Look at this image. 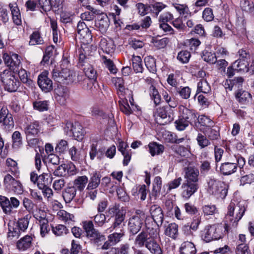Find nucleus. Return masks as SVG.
Wrapping results in <instances>:
<instances>
[{
	"label": "nucleus",
	"instance_id": "33",
	"mask_svg": "<svg viewBox=\"0 0 254 254\" xmlns=\"http://www.w3.org/2000/svg\"><path fill=\"white\" fill-rule=\"evenodd\" d=\"M235 97L237 101L242 104H247L251 99L252 96L248 92L244 90H239L236 93Z\"/></svg>",
	"mask_w": 254,
	"mask_h": 254
},
{
	"label": "nucleus",
	"instance_id": "31",
	"mask_svg": "<svg viewBox=\"0 0 254 254\" xmlns=\"http://www.w3.org/2000/svg\"><path fill=\"white\" fill-rule=\"evenodd\" d=\"M181 118L185 120L190 124L195 122L196 120V115L193 110H190L187 108H184L183 110V114Z\"/></svg>",
	"mask_w": 254,
	"mask_h": 254
},
{
	"label": "nucleus",
	"instance_id": "24",
	"mask_svg": "<svg viewBox=\"0 0 254 254\" xmlns=\"http://www.w3.org/2000/svg\"><path fill=\"white\" fill-rule=\"evenodd\" d=\"M180 252V254H195L196 249L193 243L186 241L181 244Z\"/></svg>",
	"mask_w": 254,
	"mask_h": 254
},
{
	"label": "nucleus",
	"instance_id": "48",
	"mask_svg": "<svg viewBox=\"0 0 254 254\" xmlns=\"http://www.w3.org/2000/svg\"><path fill=\"white\" fill-rule=\"evenodd\" d=\"M131 60L132 66L134 71L136 73L142 72L143 68L140 57L133 56Z\"/></svg>",
	"mask_w": 254,
	"mask_h": 254
},
{
	"label": "nucleus",
	"instance_id": "63",
	"mask_svg": "<svg viewBox=\"0 0 254 254\" xmlns=\"http://www.w3.org/2000/svg\"><path fill=\"white\" fill-rule=\"evenodd\" d=\"M190 56L191 55L189 52L182 51L178 53L177 58L182 63L186 64L189 62Z\"/></svg>",
	"mask_w": 254,
	"mask_h": 254
},
{
	"label": "nucleus",
	"instance_id": "6",
	"mask_svg": "<svg viewBox=\"0 0 254 254\" xmlns=\"http://www.w3.org/2000/svg\"><path fill=\"white\" fill-rule=\"evenodd\" d=\"M52 179L51 174L50 173H43L39 176L34 172H32L30 174L31 181L34 184H36L39 189L47 186L49 183L52 182Z\"/></svg>",
	"mask_w": 254,
	"mask_h": 254
},
{
	"label": "nucleus",
	"instance_id": "60",
	"mask_svg": "<svg viewBox=\"0 0 254 254\" xmlns=\"http://www.w3.org/2000/svg\"><path fill=\"white\" fill-rule=\"evenodd\" d=\"M144 62L146 67L148 70L154 72L156 70V62L155 60L152 57H147L144 59Z\"/></svg>",
	"mask_w": 254,
	"mask_h": 254
},
{
	"label": "nucleus",
	"instance_id": "25",
	"mask_svg": "<svg viewBox=\"0 0 254 254\" xmlns=\"http://www.w3.org/2000/svg\"><path fill=\"white\" fill-rule=\"evenodd\" d=\"M145 247L152 254H162V250L155 240L150 239L145 244Z\"/></svg>",
	"mask_w": 254,
	"mask_h": 254
},
{
	"label": "nucleus",
	"instance_id": "46",
	"mask_svg": "<svg viewBox=\"0 0 254 254\" xmlns=\"http://www.w3.org/2000/svg\"><path fill=\"white\" fill-rule=\"evenodd\" d=\"M175 9L179 12L180 14L185 18L189 17L191 15L189 7L186 5L180 4H173Z\"/></svg>",
	"mask_w": 254,
	"mask_h": 254
},
{
	"label": "nucleus",
	"instance_id": "53",
	"mask_svg": "<svg viewBox=\"0 0 254 254\" xmlns=\"http://www.w3.org/2000/svg\"><path fill=\"white\" fill-rule=\"evenodd\" d=\"M196 140L198 145L201 147V148L207 147L211 144L210 140L208 138L207 136L206 135H204L201 133L198 134L196 137Z\"/></svg>",
	"mask_w": 254,
	"mask_h": 254
},
{
	"label": "nucleus",
	"instance_id": "3",
	"mask_svg": "<svg viewBox=\"0 0 254 254\" xmlns=\"http://www.w3.org/2000/svg\"><path fill=\"white\" fill-rule=\"evenodd\" d=\"M0 78L5 85V88L9 92H15L19 86V82L13 73L8 70H4L0 74Z\"/></svg>",
	"mask_w": 254,
	"mask_h": 254
},
{
	"label": "nucleus",
	"instance_id": "61",
	"mask_svg": "<svg viewBox=\"0 0 254 254\" xmlns=\"http://www.w3.org/2000/svg\"><path fill=\"white\" fill-rule=\"evenodd\" d=\"M202 59L204 61L212 64L216 62V56L215 54L208 51H204L203 53Z\"/></svg>",
	"mask_w": 254,
	"mask_h": 254
},
{
	"label": "nucleus",
	"instance_id": "37",
	"mask_svg": "<svg viewBox=\"0 0 254 254\" xmlns=\"http://www.w3.org/2000/svg\"><path fill=\"white\" fill-rule=\"evenodd\" d=\"M211 91V88L207 80L202 78L199 80L197 85V94L202 92L207 94Z\"/></svg>",
	"mask_w": 254,
	"mask_h": 254
},
{
	"label": "nucleus",
	"instance_id": "58",
	"mask_svg": "<svg viewBox=\"0 0 254 254\" xmlns=\"http://www.w3.org/2000/svg\"><path fill=\"white\" fill-rule=\"evenodd\" d=\"M177 93L180 95V96L184 99H188L190 98L191 89L188 86L186 87H180L177 89Z\"/></svg>",
	"mask_w": 254,
	"mask_h": 254
},
{
	"label": "nucleus",
	"instance_id": "26",
	"mask_svg": "<svg viewBox=\"0 0 254 254\" xmlns=\"http://www.w3.org/2000/svg\"><path fill=\"white\" fill-rule=\"evenodd\" d=\"M100 46L104 52L108 54L114 53L115 50V46L112 40L102 39Z\"/></svg>",
	"mask_w": 254,
	"mask_h": 254
},
{
	"label": "nucleus",
	"instance_id": "10",
	"mask_svg": "<svg viewBox=\"0 0 254 254\" xmlns=\"http://www.w3.org/2000/svg\"><path fill=\"white\" fill-rule=\"evenodd\" d=\"M76 170L75 165L72 163L69 164H62L54 171V176L57 177H66L73 175L76 173Z\"/></svg>",
	"mask_w": 254,
	"mask_h": 254
},
{
	"label": "nucleus",
	"instance_id": "13",
	"mask_svg": "<svg viewBox=\"0 0 254 254\" xmlns=\"http://www.w3.org/2000/svg\"><path fill=\"white\" fill-rule=\"evenodd\" d=\"M48 71H44L38 78V84L39 87L45 92H48L53 89V82L48 76Z\"/></svg>",
	"mask_w": 254,
	"mask_h": 254
},
{
	"label": "nucleus",
	"instance_id": "30",
	"mask_svg": "<svg viewBox=\"0 0 254 254\" xmlns=\"http://www.w3.org/2000/svg\"><path fill=\"white\" fill-rule=\"evenodd\" d=\"M167 7V5L162 2H155L149 5V9L152 15L157 17L159 13Z\"/></svg>",
	"mask_w": 254,
	"mask_h": 254
},
{
	"label": "nucleus",
	"instance_id": "23",
	"mask_svg": "<svg viewBox=\"0 0 254 254\" xmlns=\"http://www.w3.org/2000/svg\"><path fill=\"white\" fill-rule=\"evenodd\" d=\"M110 25V20L107 15H102L101 18L95 22L96 27L102 33L107 30Z\"/></svg>",
	"mask_w": 254,
	"mask_h": 254
},
{
	"label": "nucleus",
	"instance_id": "4",
	"mask_svg": "<svg viewBox=\"0 0 254 254\" xmlns=\"http://www.w3.org/2000/svg\"><path fill=\"white\" fill-rule=\"evenodd\" d=\"M208 191L217 197L224 198L227 194V190L223 187L222 182L214 179H210L208 183Z\"/></svg>",
	"mask_w": 254,
	"mask_h": 254
},
{
	"label": "nucleus",
	"instance_id": "21",
	"mask_svg": "<svg viewBox=\"0 0 254 254\" xmlns=\"http://www.w3.org/2000/svg\"><path fill=\"white\" fill-rule=\"evenodd\" d=\"M237 164L235 162H225L222 163L220 171L224 175H230L237 171Z\"/></svg>",
	"mask_w": 254,
	"mask_h": 254
},
{
	"label": "nucleus",
	"instance_id": "19",
	"mask_svg": "<svg viewBox=\"0 0 254 254\" xmlns=\"http://www.w3.org/2000/svg\"><path fill=\"white\" fill-rule=\"evenodd\" d=\"M199 171L197 168L189 167L186 168V182L198 184Z\"/></svg>",
	"mask_w": 254,
	"mask_h": 254
},
{
	"label": "nucleus",
	"instance_id": "32",
	"mask_svg": "<svg viewBox=\"0 0 254 254\" xmlns=\"http://www.w3.org/2000/svg\"><path fill=\"white\" fill-rule=\"evenodd\" d=\"M30 41L29 44L31 46L37 45H43L44 44L43 38L39 31H33L30 36Z\"/></svg>",
	"mask_w": 254,
	"mask_h": 254
},
{
	"label": "nucleus",
	"instance_id": "15",
	"mask_svg": "<svg viewBox=\"0 0 254 254\" xmlns=\"http://www.w3.org/2000/svg\"><path fill=\"white\" fill-rule=\"evenodd\" d=\"M144 219H142L141 216H132L128 222V230L133 235L137 234L142 226Z\"/></svg>",
	"mask_w": 254,
	"mask_h": 254
},
{
	"label": "nucleus",
	"instance_id": "56",
	"mask_svg": "<svg viewBox=\"0 0 254 254\" xmlns=\"http://www.w3.org/2000/svg\"><path fill=\"white\" fill-rule=\"evenodd\" d=\"M200 222L201 218L200 217H193L190 225H189V224H188L187 225H184L183 227V230L184 231H185L186 229H188V227H189V230L196 231L198 229V226L200 224Z\"/></svg>",
	"mask_w": 254,
	"mask_h": 254
},
{
	"label": "nucleus",
	"instance_id": "40",
	"mask_svg": "<svg viewBox=\"0 0 254 254\" xmlns=\"http://www.w3.org/2000/svg\"><path fill=\"white\" fill-rule=\"evenodd\" d=\"M166 235L175 239L178 234V226L175 223H171L168 225L165 230Z\"/></svg>",
	"mask_w": 254,
	"mask_h": 254
},
{
	"label": "nucleus",
	"instance_id": "11",
	"mask_svg": "<svg viewBox=\"0 0 254 254\" xmlns=\"http://www.w3.org/2000/svg\"><path fill=\"white\" fill-rule=\"evenodd\" d=\"M125 214H124L120 211L117 212L114 217L113 223L111 227L109 228L110 232L113 231L124 232V229L125 226Z\"/></svg>",
	"mask_w": 254,
	"mask_h": 254
},
{
	"label": "nucleus",
	"instance_id": "29",
	"mask_svg": "<svg viewBox=\"0 0 254 254\" xmlns=\"http://www.w3.org/2000/svg\"><path fill=\"white\" fill-rule=\"evenodd\" d=\"M76 189L73 186L66 187L63 192V198L66 203H70L75 197Z\"/></svg>",
	"mask_w": 254,
	"mask_h": 254
},
{
	"label": "nucleus",
	"instance_id": "20",
	"mask_svg": "<svg viewBox=\"0 0 254 254\" xmlns=\"http://www.w3.org/2000/svg\"><path fill=\"white\" fill-rule=\"evenodd\" d=\"M33 238L31 236L26 235L19 239L16 243V248L19 251H24L32 246Z\"/></svg>",
	"mask_w": 254,
	"mask_h": 254
},
{
	"label": "nucleus",
	"instance_id": "17",
	"mask_svg": "<svg viewBox=\"0 0 254 254\" xmlns=\"http://www.w3.org/2000/svg\"><path fill=\"white\" fill-rule=\"evenodd\" d=\"M150 212L152 218L157 226H161L164 219V214L161 208L157 205H153L150 207Z\"/></svg>",
	"mask_w": 254,
	"mask_h": 254
},
{
	"label": "nucleus",
	"instance_id": "50",
	"mask_svg": "<svg viewBox=\"0 0 254 254\" xmlns=\"http://www.w3.org/2000/svg\"><path fill=\"white\" fill-rule=\"evenodd\" d=\"M124 232L116 231L115 232L110 234L108 236V239L111 242L112 245H115L119 243L121 238L124 236Z\"/></svg>",
	"mask_w": 254,
	"mask_h": 254
},
{
	"label": "nucleus",
	"instance_id": "1",
	"mask_svg": "<svg viewBox=\"0 0 254 254\" xmlns=\"http://www.w3.org/2000/svg\"><path fill=\"white\" fill-rule=\"evenodd\" d=\"M246 202L232 200L228 207L227 216L230 217L233 227H236L238 222L242 219L246 210Z\"/></svg>",
	"mask_w": 254,
	"mask_h": 254
},
{
	"label": "nucleus",
	"instance_id": "54",
	"mask_svg": "<svg viewBox=\"0 0 254 254\" xmlns=\"http://www.w3.org/2000/svg\"><path fill=\"white\" fill-rule=\"evenodd\" d=\"M33 105L34 109L43 112L48 110L49 104L47 101L38 100L34 102Z\"/></svg>",
	"mask_w": 254,
	"mask_h": 254
},
{
	"label": "nucleus",
	"instance_id": "47",
	"mask_svg": "<svg viewBox=\"0 0 254 254\" xmlns=\"http://www.w3.org/2000/svg\"><path fill=\"white\" fill-rule=\"evenodd\" d=\"M52 232L57 236H63L69 232L68 229L64 225L59 224L52 227Z\"/></svg>",
	"mask_w": 254,
	"mask_h": 254
},
{
	"label": "nucleus",
	"instance_id": "55",
	"mask_svg": "<svg viewBox=\"0 0 254 254\" xmlns=\"http://www.w3.org/2000/svg\"><path fill=\"white\" fill-rule=\"evenodd\" d=\"M6 163L8 168V171L11 172V173L15 176L16 174L19 173L16 162L11 158H7L6 161Z\"/></svg>",
	"mask_w": 254,
	"mask_h": 254
},
{
	"label": "nucleus",
	"instance_id": "7",
	"mask_svg": "<svg viewBox=\"0 0 254 254\" xmlns=\"http://www.w3.org/2000/svg\"><path fill=\"white\" fill-rule=\"evenodd\" d=\"M5 187L14 193L20 194L23 192V186L21 183L15 180L11 175H6L4 178Z\"/></svg>",
	"mask_w": 254,
	"mask_h": 254
},
{
	"label": "nucleus",
	"instance_id": "12",
	"mask_svg": "<svg viewBox=\"0 0 254 254\" xmlns=\"http://www.w3.org/2000/svg\"><path fill=\"white\" fill-rule=\"evenodd\" d=\"M173 114L171 109L166 108H160L157 110V122L160 125H165L173 120Z\"/></svg>",
	"mask_w": 254,
	"mask_h": 254
},
{
	"label": "nucleus",
	"instance_id": "45",
	"mask_svg": "<svg viewBox=\"0 0 254 254\" xmlns=\"http://www.w3.org/2000/svg\"><path fill=\"white\" fill-rule=\"evenodd\" d=\"M150 238L148 237V234L147 232L142 231L135 238V244L139 247H142L148 242Z\"/></svg>",
	"mask_w": 254,
	"mask_h": 254
},
{
	"label": "nucleus",
	"instance_id": "5",
	"mask_svg": "<svg viewBox=\"0 0 254 254\" xmlns=\"http://www.w3.org/2000/svg\"><path fill=\"white\" fill-rule=\"evenodd\" d=\"M0 204L3 212L9 215L12 213V209H16L19 207L20 201L14 197H11L9 199L5 196H0Z\"/></svg>",
	"mask_w": 254,
	"mask_h": 254
},
{
	"label": "nucleus",
	"instance_id": "18",
	"mask_svg": "<svg viewBox=\"0 0 254 254\" xmlns=\"http://www.w3.org/2000/svg\"><path fill=\"white\" fill-rule=\"evenodd\" d=\"M66 127L67 128H70V131L72 132L73 136L76 140H80L82 139L84 131L81 125L78 122H75L74 124L70 122L67 123Z\"/></svg>",
	"mask_w": 254,
	"mask_h": 254
},
{
	"label": "nucleus",
	"instance_id": "44",
	"mask_svg": "<svg viewBox=\"0 0 254 254\" xmlns=\"http://www.w3.org/2000/svg\"><path fill=\"white\" fill-rule=\"evenodd\" d=\"M198 122L199 124L204 127L212 128L214 126V122L211 120L210 117L205 115H201L198 116Z\"/></svg>",
	"mask_w": 254,
	"mask_h": 254
},
{
	"label": "nucleus",
	"instance_id": "9",
	"mask_svg": "<svg viewBox=\"0 0 254 254\" xmlns=\"http://www.w3.org/2000/svg\"><path fill=\"white\" fill-rule=\"evenodd\" d=\"M0 124L6 130H9L14 127L12 115L8 113L6 107H2L0 110Z\"/></svg>",
	"mask_w": 254,
	"mask_h": 254
},
{
	"label": "nucleus",
	"instance_id": "64",
	"mask_svg": "<svg viewBox=\"0 0 254 254\" xmlns=\"http://www.w3.org/2000/svg\"><path fill=\"white\" fill-rule=\"evenodd\" d=\"M235 254H251L249 246L245 243H242L237 245Z\"/></svg>",
	"mask_w": 254,
	"mask_h": 254
},
{
	"label": "nucleus",
	"instance_id": "28",
	"mask_svg": "<svg viewBox=\"0 0 254 254\" xmlns=\"http://www.w3.org/2000/svg\"><path fill=\"white\" fill-rule=\"evenodd\" d=\"M249 65V62L245 59H239L233 63V66L238 72H248Z\"/></svg>",
	"mask_w": 254,
	"mask_h": 254
},
{
	"label": "nucleus",
	"instance_id": "8",
	"mask_svg": "<svg viewBox=\"0 0 254 254\" xmlns=\"http://www.w3.org/2000/svg\"><path fill=\"white\" fill-rule=\"evenodd\" d=\"M83 227L86 233L87 236L91 239L98 241H103L105 239V236L94 228L92 221H86L83 222Z\"/></svg>",
	"mask_w": 254,
	"mask_h": 254
},
{
	"label": "nucleus",
	"instance_id": "43",
	"mask_svg": "<svg viewBox=\"0 0 254 254\" xmlns=\"http://www.w3.org/2000/svg\"><path fill=\"white\" fill-rule=\"evenodd\" d=\"M104 149L103 148L97 149L96 145L93 144L91 145V149L89 152L90 158L91 160H94L96 157L99 159H101L104 156Z\"/></svg>",
	"mask_w": 254,
	"mask_h": 254
},
{
	"label": "nucleus",
	"instance_id": "22",
	"mask_svg": "<svg viewBox=\"0 0 254 254\" xmlns=\"http://www.w3.org/2000/svg\"><path fill=\"white\" fill-rule=\"evenodd\" d=\"M9 6L11 12L13 22L17 25H20L22 23L21 15L17 4L10 3Z\"/></svg>",
	"mask_w": 254,
	"mask_h": 254
},
{
	"label": "nucleus",
	"instance_id": "51",
	"mask_svg": "<svg viewBox=\"0 0 254 254\" xmlns=\"http://www.w3.org/2000/svg\"><path fill=\"white\" fill-rule=\"evenodd\" d=\"M149 94L155 105H159L161 102V96L158 90L152 85H151L149 88Z\"/></svg>",
	"mask_w": 254,
	"mask_h": 254
},
{
	"label": "nucleus",
	"instance_id": "41",
	"mask_svg": "<svg viewBox=\"0 0 254 254\" xmlns=\"http://www.w3.org/2000/svg\"><path fill=\"white\" fill-rule=\"evenodd\" d=\"M119 103L122 112L127 115L131 114L137 108L134 104H131V106H130L127 101L123 100L122 102L120 101Z\"/></svg>",
	"mask_w": 254,
	"mask_h": 254
},
{
	"label": "nucleus",
	"instance_id": "62",
	"mask_svg": "<svg viewBox=\"0 0 254 254\" xmlns=\"http://www.w3.org/2000/svg\"><path fill=\"white\" fill-rule=\"evenodd\" d=\"M94 221L97 226L102 227L106 222V216L104 214L99 212L94 216Z\"/></svg>",
	"mask_w": 254,
	"mask_h": 254
},
{
	"label": "nucleus",
	"instance_id": "42",
	"mask_svg": "<svg viewBox=\"0 0 254 254\" xmlns=\"http://www.w3.org/2000/svg\"><path fill=\"white\" fill-rule=\"evenodd\" d=\"M62 73L64 78V83L69 84L72 83L75 78V73L67 68L63 69Z\"/></svg>",
	"mask_w": 254,
	"mask_h": 254
},
{
	"label": "nucleus",
	"instance_id": "16",
	"mask_svg": "<svg viewBox=\"0 0 254 254\" xmlns=\"http://www.w3.org/2000/svg\"><path fill=\"white\" fill-rule=\"evenodd\" d=\"M183 190L182 195L186 199H189L198 189V184L193 182H186L182 186Z\"/></svg>",
	"mask_w": 254,
	"mask_h": 254
},
{
	"label": "nucleus",
	"instance_id": "2",
	"mask_svg": "<svg viewBox=\"0 0 254 254\" xmlns=\"http://www.w3.org/2000/svg\"><path fill=\"white\" fill-rule=\"evenodd\" d=\"M224 229L222 224L207 225L201 232V238L206 242L219 239L223 236Z\"/></svg>",
	"mask_w": 254,
	"mask_h": 254
},
{
	"label": "nucleus",
	"instance_id": "34",
	"mask_svg": "<svg viewBox=\"0 0 254 254\" xmlns=\"http://www.w3.org/2000/svg\"><path fill=\"white\" fill-rule=\"evenodd\" d=\"M57 216L59 219L66 224H71L74 221V215L70 214L64 210H60L57 213Z\"/></svg>",
	"mask_w": 254,
	"mask_h": 254
},
{
	"label": "nucleus",
	"instance_id": "57",
	"mask_svg": "<svg viewBox=\"0 0 254 254\" xmlns=\"http://www.w3.org/2000/svg\"><path fill=\"white\" fill-rule=\"evenodd\" d=\"M29 222V217L26 215L23 218L19 219L15 224L22 232H24L28 228Z\"/></svg>",
	"mask_w": 254,
	"mask_h": 254
},
{
	"label": "nucleus",
	"instance_id": "39",
	"mask_svg": "<svg viewBox=\"0 0 254 254\" xmlns=\"http://www.w3.org/2000/svg\"><path fill=\"white\" fill-rule=\"evenodd\" d=\"M88 181V178L86 176L78 177L73 182V187L79 190L82 191L85 187Z\"/></svg>",
	"mask_w": 254,
	"mask_h": 254
},
{
	"label": "nucleus",
	"instance_id": "27",
	"mask_svg": "<svg viewBox=\"0 0 254 254\" xmlns=\"http://www.w3.org/2000/svg\"><path fill=\"white\" fill-rule=\"evenodd\" d=\"M40 132V126L38 122H34L28 125L25 128L27 138L36 136Z\"/></svg>",
	"mask_w": 254,
	"mask_h": 254
},
{
	"label": "nucleus",
	"instance_id": "14",
	"mask_svg": "<svg viewBox=\"0 0 254 254\" xmlns=\"http://www.w3.org/2000/svg\"><path fill=\"white\" fill-rule=\"evenodd\" d=\"M77 31L80 38L84 40L83 42L88 43L92 41V34L84 22L80 21L78 23Z\"/></svg>",
	"mask_w": 254,
	"mask_h": 254
},
{
	"label": "nucleus",
	"instance_id": "36",
	"mask_svg": "<svg viewBox=\"0 0 254 254\" xmlns=\"http://www.w3.org/2000/svg\"><path fill=\"white\" fill-rule=\"evenodd\" d=\"M101 177V175L100 173L97 172L93 173L90 178L87 187L91 189H92V188L97 189L100 184Z\"/></svg>",
	"mask_w": 254,
	"mask_h": 254
},
{
	"label": "nucleus",
	"instance_id": "52",
	"mask_svg": "<svg viewBox=\"0 0 254 254\" xmlns=\"http://www.w3.org/2000/svg\"><path fill=\"white\" fill-rule=\"evenodd\" d=\"M19 77L23 83L26 84L29 86H32L33 85V81L29 79L28 76V74L26 70L24 69H20L18 72Z\"/></svg>",
	"mask_w": 254,
	"mask_h": 254
},
{
	"label": "nucleus",
	"instance_id": "59",
	"mask_svg": "<svg viewBox=\"0 0 254 254\" xmlns=\"http://www.w3.org/2000/svg\"><path fill=\"white\" fill-rule=\"evenodd\" d=\"M240 6L243 10L252 12L254 11V5L253 2L249 0H241Z\"/></svg>",
	"mask_w": 254,
	"mask_h": 254
},
{
	"label": "nucleus",
	"instance_id": "49",
	"mask_svg": "<svg viewBox=\"0 0 254 254\" xmlns=\"http://www.w3.org/2000/svg\"><path fill=\"white\" fill-rule=\"evenodd\" d=\"M21 233L22 231L19 229V228L15 224H13V226L8 224V238L12 239L13 238H18Z\"/></svg>",
	"mask_w": 254,
	"mask_h": 254
},
{
	"label": "nucleus",
	"instance_id": "38",
	"mask_svg": "<svg viewBox=\"0 0 254 254\" xmlns=\"http://www.w3.org/2000/svg\"><path fill=\"white\" fill-rule=\"evenodd\" d=\"M149 152L152 156L162 153L164 150L163 145L159 144L156 142H150L148 144Z\"/></svg>",
	"mask_w": 254,
	"mask_h": 254
},
{
	"label": "nucleus",
	"instance_id": "35",
	"mask_svg": "<svg viewBox=\"0 0 254 254\" xmlns=\"http://www.w3.org/2000/svg\"><path fill=\"white\" fill-rule=\"evenodd\" d=\"M119 96H123L125 94L126 88L124 86V80L122 77H115L112 79Z\"/></svg>",
	"mask_w": 254,
	"mask_h": 254
}]
</instances>
